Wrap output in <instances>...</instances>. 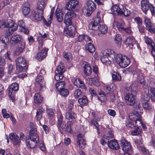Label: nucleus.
Listing matches in <instances>:
<instances>
[{
    "mask_svg": "<svg viewBox=\"0 0 155 155\" xmlns=\"http://www.w3.org/2000/svg\"><path fill=\"white\" fill-rule=\"evenodd\" d=\"M144 38L145 41L148 46H150L151 48L152 47L155 46V43L153 40L150 38L145 36Z\"/></svg>",
    "mask_w": 155,
    "mask_h": 155,
    "instance_id": "obj_36",
    "label": "nucleus"
},
{
    "mask_svg": "<svg viewBox=\"0 0 155 155\" xmlns=\"http://www.w3.org/2000/svg\"><path fill=\"white\" fill-rule=\"evenodd\" d=\"M123 31H125L128 33H130L132 32L131 27L129 24L128 26H125Z\"/></svg>",
    "mask_w": 155,
    "mask_h": 155,
    "instance_id": "obj_60",
    "label": "nucleus"
},
{
    "mask_svg": "<svg viewBox=\"0 0 155 155\" xmlns=\"http://www.w3.org/2000/svg\"><path fill=\"white\" fill-rule=\"evenodd\" d=\"M47 37V35L45 33L41 36L38 37L37 38V40L39 44V46L38 48H40V47H42L43 45V41L42 40H41V39L42 38H45Z\"/></svg>",
    "mask_w": 155,
    "mask_h": 155,
    "instance_id": "obj_51",
    "label": "nucleus"
},
{
    "mask_svg": "<svg viewBox=\"0 0 155 155\" xmlns=\"http://www.w3.org/2000/svg\"><path fill=\"white\" fill-rule=\"evenodd\" d=\"M87 9L92 11H94L96 8V4L91 0L87 1Z\"/></svg>",
    "mask_w": 155,
    "mask_h": 155,
    "instance_id": "obj_33",
    "label": "nucleus"
},
{
    "mask_svg": "<svg viewBox=\"0 0 155 155\" xmlns=\"http://www.w3.org/2000/svg\"><path fill=\"white\" fill-rule=\"evenodd\" d=\"M112 79L114 81H120L121 79L120 75L117 72L113 71L111 72Z\"/></svg>",
    "mask_w": 155,
    "mask_h": 155,
    "instance_id": "obj_37",
    "label": "nucleus"
},
{
    "mask_svg": "<svg viewBox=\"0 0 155 155\" xmlns=\"http://www.w3.org/2000/svg\"><path fill=\"white\" fill-rule=\"evenodd\" d=\"M135 21L137 24L138 25V28L140 30V26L142 24V20L139 17L136 18L134 19Z\"/></svg>",
    "mask_w": 155,
    "mask_h": 155,
    "instance_id": "obj_54",
    "label": "nucleus"
},
{
    "mask_svg": "<svg viewBox=\"0 0 155 155\" xmlns=\"http://www.w3.org/2000/svg\"><path fill=\"white\" fill-rule=\"evenodd\" d=\"M90 94L92 96H95L96 95L97 92L96 89L93 88H91L89 89Z\"/></svg>",
    "mask_w": 155,
    "mask_h": 155,
    "instance_id": "obj_62",
    "label": "nucleus"
},
{
    "mask_svg": "<svg viewBox=\"0 0 155 155\" xmlns=\"http://www.w3.org/2000/svg\"><path fill=\"white\" fill-rule=\"evenodd\" d=\"M98 98L101 102H104L106 99L105 94L102 92L99 93Z\"/></svg>",
    "mask_w": 155,
    "mask_h": 155,
    "instance_id": "obj_47",
    "label": "nucleus"
},
{
    "mask_svg": "<svg viewBox=\"0 0 155 155\" xmlns=\"http://www.w3.org/2000/svg\"><path fill=\"white\" fill-rule=\"evenodd\" d=\"M47 3V1L46 0H42L38 2L37 6L38 11L43 13V9L46 6Z\"/></svg>",
    "mask_w": 155,
    "mask_h": 155,
    "instance_id": "obj_24",
    "label": "nucleus"
},
{
    "mask_svg": "<svg viewBox=\"0 0 155 155\" xmlns=\"http://www.w3.org/2000/svg\"><path fill=\"white\" fill-rule=\"evenodd\" d=\"M17 70L21 72L26 68V61L25 58L22 57L17 58L15 60Z\"/></svg>",
    "mask_w": 155,
    "mask_h": 155,
    "instance_id": "obj_5",
    "label": "nucleus"
},
{
    "mask_svg": "<svg viewBox=\"0 0 155 155\" xmlns=\"http://www.w3.org/2000/svg\"><path fill=\"white\" fill-rule=\"evenodd\" d=\"M40 11H38L36 13L35 11H32L31 14L30 15V17L33 21H41L43 20L44 24L47 26H49L51 23L54 15V12L51 10L50 13L49 17L48 19V21L44 18L43 14Z\"/></svg>",
    "mask_w": 155,
    "mask_h": 155,
    "instance_id": "obj_2",
    "label": "nucleus"
},
{
    "mask_svg": "<svg viewBox=\"0 0 155 155\" xmlns=\"http://www.w3.org/2000/svg\"><path fill=\"white\" fill-rule=\"evenodd\" d=\"M36 130L35 127L29 132L30 139L26 141L27 146L29 148H33L38 144L39 138L38 135L36 133Z\"/></svg>",
    "mask_w": 155,
    "mask_h": 155,
    "instance_id": "obj_3",
    "label": "nucleus"
},
{
    "mask_svg": "<svg viewBox=\"0 0 155 155\" xmlns=\"http://www.w3.org/2000/svg\"><path fill=\"white\" fill-rule=\"evenodd\" d=\"M134 110L135 112L133 114H135L137 115H141L143 113V108L140 106V103H138L134 106Z\"/></svg>",
    "mask_w": 155,
    "mask_h": 155,
    "instance_id": "obj_30",
    "label": "nucleus"
},
{
    "mask_svg": "<svg viewBox=\"0 0 155 155\" xmlns=\"http://www.w3.org/2000/svg\"><path fill=\"white\" fill-rule=\"evenodd\" d=\"M142 105L145 110H150L153 108L151 104L149 101L150 97L147 94H146L142 97Z\"/></svg>",
    "mask_w": 155,
    "mask_h": 155,
    "instance_id": "obj_7",
    "label": "nucleus"
},
{
    "mask_svg": "<svg viewBox=\"0 0 155 155\" xmlns=\"http://www.w3.org/2000/svg\"><path fill=\"white\" fill-rule=\"evenodd\" d=\"M83 137V134H79L77 138V143L80 148H84L86 144V141L84 139Z\"/></svg>",
    "mask_w": 155,
    "mask_h": 155,
    "instance_id": "obj_17",
    "label": "nucleus"
},
{
    "mask_svg": "<svg viewBox=\"0 0 155 155\" xmlns=\"http://www.w3.org/2000/svg\"><path fill=\"white\" fill-rule=\"evenodd\" d=\"M78 101L81 107L86 105L88 102L87 98L85 96H83L81 98H79Z\"/></svg>",
    "mask_w": 155,
    "mask_h": 155,
    "instance_id": "obj_32",
    "label": "nucleus"
},
{
    "mask_svg": "<svg viewBox=\"0 0 155 155\" xmlns=\"http://www.w3.org/2000/svg\"><path fill=\"white\" fill-rule=\"evenodd\" d=\"M115 89V85L113 84H111L110 85H107L105 86V90L106 92L108 93L112 92Z\"/></svg>",
    "mask_w": 155,
    "mask_h": 155,
    "instance_id": "obj_38",
    "label": "nucleus"
},
{
    "mask_svg": "<svg viewBox=\"0 0 155 155\" xmlns=\"http://www.w3.org/2000/svg\"><path fill=\"white\" fill-rule=\"evenodd\" d=\"M135 130L131 131V134L132 135H136L140 134L141 131L139 127L135 126Z\"/></svg>",
    "mask_w": 155,
    "mask_h": 155,
    "instance_id": "obj_49",
    "label": "nucleus"
},
{
    "mask_svg": "<svg viewBox=\"0 0 155 155\" xmlns=\"http://www.w3.org/2000/svg\"><path fill=\"white\" fill-rule=\"evenodd\" d=\"M34 99V101L35 103L40 104L43 101V98L40 93H38L35 94Z\"/></svg>",
    "mask_w": 155,
    "mask_h": 155,
    "instance_id": "obj_31",
    "label": "nucleus"
},
{
    "mask_svg": "<svg viewBox=\"0 0 155 155\" xmlns=\"http://www.w3.org/2000/svg\"><path fill=\"white\" fill-rule=\"evenodd\" d=\"M125 43L126 45L129 46L130 48H135L136 47L137 48H139L138 43L133 37H129L127 38L125 40Z\"/></svg>",
    "mask_w": 155,
    "mask_h": 155,
    "instance_id": "obj_13",
    "label": "nucleus"
},
{
    "mask_svg": "<svg viewBox=\"0 0 155 155\" xmlns=\"http://www.w3.org/2000/svg\"><path fill=\"white\" fill-rule=\"evenodd\" d=\"M67 28H64V34L68 37H73L75 35V29L72 24L66 25Z\"/></svg>",
    "mask_w": 155,
    "mask_h": 155,
    "instance_id": "obj_8",
    "label": "nucleus"
},
{
    "mask_svg": "<svg viewBox=\"0 0 155 155\" xmlns=\"http://www.w3.org/2000/svg\"><path fill=\"white\" fill-rule=\"evenodd\" d=\"M133 72L134 76L137 77L140 82L141 84L143 83L144 82V78L141 71L139 69H137L136 70Z\"/></svg>",
    "mask_w": 155,
    "mask_h": 155,
    "instance_id": "obj_22",
    "label": "nucleus"
},
{
    "mask_svg": "<svg viewBox=\"0 0 155 155\" xmlns=\"http://www.w3.org/2000/svg\"><path fill=\"white\" fill-rule=\"evenodd\" d=\"M18 25L19 27L21 28V29L24 28L25 27V23L24 20H21L18 21Z\"/></svg>",
    "mask_w": 155,
    "mask_h": 155,
    "instance_id": "obj_59",
    "label": "nucleus"
},
{
    "mask_svg": "<svg viewBox=\"0 0 155 155\" xmlns=\"http://www.w3.org/2000/svg\"><path fill=\"white\" fill-rule=\"evenodd\" d=\"M24 49L18 46V48H16V49L14 51L13 54L15 55H18L23 51Z\"/></svg>",
    "mask_w": 155,
    "mask_h": 155,
    "instance_id": "obj_52",
    "label": "nucleus"
},
{
    "mask_svg": "<svg viewBox=\"0 0 155 155\" xmlns=\"http://www.w3.org/2000/svg\"><path fill=\"white\" fill-rule=\"evenodd\" d=\"M121 36L119 34H117L115 38V43L118 46H120L121 44Z\"/></svg>",
    "mask_w": 155,
    "mask_h": 155,
    "instance_id": "obj_45",
    "label": "nucleus"
},
{
    "mask_svg": "<svg viewBox=\"0 0 155 155\" xmlns=\"http://www.w3.org/2000/svg\"><path fill=\"white\" fill-rule=\"evenodd\" d=\"M22 39L21 36L17 35H13L10 39V42L12 46H14L20 42Z\"/></svg>",
    "mask_w": 155,
    "mask_h": 155,
    "instance_id": "obj_20",
    "label": "nucleus"
},
{
    "mask_svg": "<svg viewBox=\"0 0 155 155\" xmlns=\"http://www.w3.org/2000/svg\"><path fill=\"white\" fill-rule=\"evenodd\" d=\"M113 25L114 26H116L119 31H123V29L125 27L124 23H119L116 21L114 22Z\"/></svg>",
    "mask_w": 155,
    "mask_h": 155,
    "instance_id": "obj_41",
    "label": "nucleus"
},
{
    "mask_svg": "<svg viewBox=\"0 0 155 155\" xmlns=\"http://www.w3.org/2000/svg\"><path fill=\"white\" fill-rule=\"evenodd\" d=\"M2 115L4 118H7L10 117V115L7 112L6 110L5 109H3L2 110Z\"/></svg>",
    "mask_w": 155,
    "mask_h": 155,
    "instance_id": "obj_57",
    "label": "nucleus"
},
{
    "mask_svg": "<svg viewBox=\"0 0 155 155\" xmlns=\"http://www.w3.org/2000/svg\"><path fill=\"white\" fill-rule=\"evenodd\" d=\"M86 48L89 52L91 53H93L95 51L94 46L91 43H89L86 46Z\"/></svg>",
    "mask_w": 155,
    "mask_h": 155,
    "instance_id": "obj_42",
    "label": "nucleus"
},
{
    "mask_svg": "<svg viewBox=\"0 0 155 155\" xmlns=\"http://www.w3.org/2000/svg\"><path fill=\"white\" fill-rule=\"evenodd\" d=\"M83 64L84 65L83 68L84 73L87 75H90L92 71L90 64L86 62H84Z\"/></svg>",
    "mask_w": 155,
    "mask_h": 155,
    "instance_id": "obj_26",
    "label": "nucleus"
},
{
    "mask_svg": "<svg viewBox=\"0 0 155 155\" xmlns=\"http://www.w3.org/2000/svg\"><path fill=\"white\" fill-rule=\"evenodd\" d=\"M122 9L120 8L119 6L117 5H113L111 8L110 13L116 15H120L122 13Z\"/></svg>",
    "mask_w": 155,
    "mask_h": 155,
    "instance_id": "obj_25",
    "label": "nucleus"
},
{
    "mask_svg": "<svg viewBox=\"0 0 155 155\" xmlns=\"http://www.w3.org/2000/svg\"><path fill=\"white\" fill-rule=\"evenodd\" d=\"M1 41L3 43L6 45L9 42V39L7 37L4 36L2 38Z\"/></svg>",
    "mask_w": 155,
    "mask_h": 155,
    "instance_id": "obj_63",
    "label": "nucleus"
},
{
    "mask_svg": "<svg viewBox=\"0 0 155 155\" xmlns=\"http://www.w3.org/2000/svg\"><path fill=\"white\" fill-rule=\"evenodd\" d=\"M121 145L123 150L126 153L129 152L132 150L131 144L125 140H121Z\"/></svg>",
    "mask_w": 155,
    "mask_h": 155,
    "instance_id": "obj_16",
    "label": "nucleus"
},
{
    "mask_svg": "<svg viewBox=\"0 0 155 155\" xmlns=\"http://www.w3.org/2000/svg\"><path fill=\"white\" fill-rule=\"evenodd\" d=\"M151 5L147 0H143L141 1V8L145 14H147V12Z\"/></svg>",
    "mask_w": 155,
    "mask_h": 155,
    "instance_id": "obj_21",
    "label": "nucleus"
},
{
    "mask_svg": "<svg viewBox=\"0 0 155 155\" xmlns=\"http://www.w3.org/2000/svg\"><path fill=\"white\" fill-rule=\"evenodd\" d=\"M82 95V92L80 89H77L75 91L74 97L75 98H78Z\"/></svg>",
    "mask_w": 155,
    "mask_h": 155,
    "instance_id": "obj_55",
    "label": "nucleus"
},
{
    "mask_svg": "<svg viewBox=\"0 0 155 155\" xmlns=\"http://www.w3.org/2000/svg\"><path fill=\"white\" fill-rule=\"evenodd\" d=\"M60 94L64 97H66L68 96L69 94L68 90L67 89L63 88L59 91Z\"/></svg>",
    "mask_w": 155,
    "mask_h": 155,
    "instance_id": "obj_48",
    "label": "nucleus"
},
{
    "mask_svg": "<svg viewBox=\"0 0 155 155\" xmlns=\"http://www.w3.org/2000/svg\"><path fill=\"white\" fill-rule=\"evenodd\" d=\"M55 75L54 76V78L57 81H58L62 79L63 78V74H58L56 72H55Z\"/></svg>",
    "mask_w": 155,
    "mask_h": 155,
    "instance_id": "obj_56",
    "label": "nucleus"
},
{
    "mask_svg": "<svg viewBox=\"0 0 155 155\" xmlns=\"http://www.w3.org/2000/svg\"><path fill=\"white\" fill-rule=\"evenodd\" d=\"M30 12V5L28 3H26L24 4L22 8V12L24 15L27 17H30L29 15Z\"/></svg>",
    "mask_w": 155,
    "mask_h": 155,
    "instance_id": "obj_27",
    "label": "nucleus"
},
{
    "mask_svg": "<svg viewBox=\"0 0 155 155\" xmlns=\"http://www.w3.org/2000/svg\"><path fill=\"white\" fill-rule=\"evenodd\" d=\"M9 139L12 144L16 147L19 146L21 141L17 134L15 133H12L9 135Z\"/></svg>",
    "mask_w": 155,
    "mask_h": 155,
    "instance_id": "obj_12",
    "label": "nucleus"
},
{
    "mask_svg": "<svg viewBox=\"0 0 155 155\" xmlns=\"http://www.w3.org/2000/svg\"><path fill=\"white\" fill-rule=\"evenodd\" d=\"M57 114L58 118V127L59 130L61 131L62 130H64L68 133H71V126L72 124V122L68 121L66 126L65 122L63 121V117L61 112L59 111H58Z\"/></svg>",
    "mask_w": 155,
    "mask_h": 155,
    "instance_id": "obj_4",
    "label": "nucleus"
},
{
    "mask_svg": "<svg viewBox=\"0 0 155 155\" xmlns=\"http://www.w3.org/2000/svg\"><path fill=\"white\" fill-rule=\"evenodd\" d=\"M65 70L64 67L61 63H60L59 65L58 66L55 70V72H56L58 74H62L64 72Z\"/></svg>",
    "mask_w": 155,
    "mask_h": 155,
    "instance_id": "obj_40",
    "label": "nucleus"
},
{
    "mask_svg": "<svg viewBox=\"0 0 155 155\" xmlns=\"http://www.w3.org/2000/svg\"><path fill=\"white\" fill-rule=\"evenodd\" d=\"M35 83L40 86L41 90L45 87V82L42 76L39 75L35 79Z\"/></svg>",
    "mask_w": 155,
    "mask_h": 155,
    "instance_id": "obj_19",
    "label": "nucleus"
},
{
    "mask_svg": "<svg viewBox=\"0 0 155 155\" xmlns=\"http://www.w3.org/2000/svg\"><path fill=\"white\" fill-rule=\"evenodd\" d=\"M98 29L103 34H105L107 31V27L105 25H100L98 27Z\"/></svg>",
    "mask_w": 155,
    "mask_h": 155,
    "instance_id": "obj_50",
    "label": "nucleus"
},
{
    "mask_svg": "<svg viewBox=\"0 0 155 155\" xmlns=\"http://www.w3.org/2000/svg\"><path fill=\"white\" fill-rule=\"evenodd\" d=\"M144 19L146 26L147 28L150 30L152 26V24L150 20L146 16L144 17Z\"/></svg>",
    "mask_w": 155,
    "mask_h": 155,
    "instance_id": "obj_43",
    "label": "nucleus"
},
{
    "mask_svg": "<svg viewBox=\"0 0 155 155\" xmlns=\"http://www.w3.org/2000/svg\"><path fill=\"white\" fill-rule=\"evenodd\" d=\"M125 102L128 105H133L135 103L136 96L132 93L127 92L124 97Z\"/></svg>",
    "mask_w": 155,
    "mask_h": 155,
    "instance_id": "obj_10",
    "label": "nucleus"
},
{
    "mask_svg": "<svg viewBox=\"0 0 155 155\" xmlns=\"http://www.w3.org/2000/svg\"><path fill=\"white\" fill-rule=\"evenodd\" d=\"M55 15L56 16L58 22H61L62 21L63 14L61 9L59 8H57L56 10Z\"/></svg>",
    "mask_w": 155,
    "mask_h": 155,
    "instance_id": "obj_29",
    "label": "nucleus"
},
{
    "mask_svg": "<svg viewBox=\"0 0 155 155\" xmlns=\"http://www.w3.org/2000/svg\"><path fill=\"white\" fill-rule=\"evenodd\" d=\"M65 85V82L63 81L58 82L56 83L55 84V87L58 91L63 89Z\"/></svg>",
    "mask_w": 155,
    "mask_h": 155,
    "instance_id": "obj_39",
    "label": "nucleus"
},
{
    "mask_svg": "<svg viewBox=\"0 0 155 155\" xmlns=\"http://www.w3.org/2000/svg\"><path fill=\"white\" fill-rule=\"evenodd\" d=\"M122 13L120 14V15H124V16H128L130 14V11L126 8L122 9Z\"/></svg>",
    "mask_w": 155,
    "mask_h": 155,
    "instance_id": "obj_53",
    "label": "nucleus"
},
{
    "mask_svg": "<svg viewBox=\"0 0 155 155\" xmlns=\"http://www.w3.org/2000/svg\"><path fill=\"white\" fill-rule=\"evenodd\" d=\"M4 25L5 27H8L9 28H14L15 25H17L16 24H14L13 20L9 19L7 21H5L4 23Z\"/></svg>",
    "mask_w": 155,
    "mask_h": 155,
    "instance_id": "obj_34",
    "label": "nucleus"
},
{
    "mask_svg": "<svg viewBox=\"0 0 155 155\" xmlns=\"http://www.w3.org/2000/svg\"><path fill=\"white\" fill-rule=\"evenodd\" d=\"M129 117L130 119L133 120L136 124V127H140L143 123L141 120V117L140 115H137L135 114H130Z\"/></svg>",
    "mask_w": 155,
    "mask_h": 155,
    "instance_id": "obj_9",
    "label": "nucleus"
},
{
    "mask_svg": "<svg viewBox=\"0 0 155 155\" xmlns=\"http://www.w3.org/2000/svg\"><path fill=\"white\" fill-rule=\"evenodd\" d=\"M78 3V0H70L66 3V8L68 10L74 11Z\"/></svg>",
    "mask_w": 155,
    "mask_h": 155,
    "instance_id": "obj_14",
    "label": "nucleus"
},
{
    "mask_svg": "<svg viewBox=\"0 0 155 155\" xmlns=\"http://www.w3.org/2000/svg\"><path fill=\"white\" fill-rule=\"evenodd\" d=\"M104 138L106 140H107L108 141L114 138V135L113 131H110L108 132V133L106 134L104 136Z\"/></svg>",
    "mask_w": 155,
    "mask_h": 155,
    "instance_id": "obj_44",
    "label": "nucleus"
},
{
    "mask_svg": "<svg viewBox=\"0 0 155 155\" xmlns=\"http://www.w3.org/2000/svg\"><path fill=\"white\" fill-rule=\"evenodd\" d=\"M75 114L74 112L70 111V110H68V112L66 113L65 114V118L68 120L74 119Z\"/></svg>",
    "mask_w": 155,
    "mask_h": 155,
    "instance_id": "obj_35",
    "label": "nucleus"
},
{
    "mask_svg": "<svg viewBox=\"0 0 155 155\" xmlns=\"http://www.w3.org/2000/svg\"><path fill=\"white\" fill-rule=\"evenodd\" d=\"M18 89V85L17 83H13L10 86L8 90V95L11 99L13 100L14 99L13 91H16Z\"/></svg>",
    "mask_w": 155,
    "mask_h": 155,
    "instance_id": "obj_15",
    "label": "nucleus"
},
{
    "mask_svg": "<svg viewBox=\"0 0 155 155\" xmlns=\"http://www.w3.org/2000/svg\"><path fill=\"white\" fill-rule=\"evenodd\" d=\"M48 50L47 49H44L38 53L36 57V59L39 61L42 60L46 56Z\"/></svg>",
    "mask_w": 155,
    "mask_h": 155,
    "instance_id": "obj_28",
    "label": "nucleus"
},
{
    "mask_svg": "<svg viewBox=\"0 0 155 155\" xmlns=\"http://www.w3.org/2000/svg\"><path fill=\"white\" fill-rule=\"evenodd\" d=\"M140 150L145 155H149L150 153L148 150L143 147H140Z\"/></svg>",
    "mask_w": 155,
    "mask_h": 155,
    "instance_id": "obj_61",
    "label": "nucleus"
},
{
    "mask_svg": "<svg viewBox=\"0 0 155 155\" xmlns=\"http://www.w3.org/2000/svg\"><path fill=\"white\" fill-rule=\"evenodd\" d=\"M94 78H95L93 84L95 86L98 87L100 85V83L99 82V77H95Z\"/></svg>",
    "mask_w": 155,
    "mask_h": 155,
    "instance_id": "obj_58",
    "label": "nucleus"
},
{
    "mask_svg": "<svg viewBox=\"0 0 155 155\" xmlns=\"http://www.w3.org/2000/svg\"><path fill=\"white\" fill-rule=\"evenodd\" d=\"M108 147L113 150H118L119 149V146L117 141L115 140H110L108 141Z\"/></svg>",
    "mask_w": 155,
    "mask_h": 155,
    "instance_id": "obj_23",
    "label": "nucleus"
},
{
    "mask_svg": "<svg viewBox=\"0 0 155 155\" xmlns=\"http://www.w3.org/2000/svg\"><path fill=\"white\" fill-rule=\"evenodd\" d=\"M76 13L73 12H68L65 14L64 22L66 25L72 24V19L75 18Z\"/></svg>",
    "mask_w": 155,
    "mask_h": 155,
    "instance_id": "obj_6",
    "label": "nucleus"
},
{
    "mask_svg": "<svg viewBox=\"0 0 155 155\" xmlns=\"http://www.w3.org/2000/svg\"><path fill=\"white\" fill-rule=\"evenodd\" d=\"M100 12H98L97 15V17L93 21L91 22L89 25L88 27L90 29L93 30H96L98 29L97 27L98 24L99 23L101 17L99 16Z\"/></svg>",
    "mask_w": 155,
    "mask_h": 155,
    "instance_id": "obj_11",
    "label": "nucleus"
},
{
    "mask_svg": "<svg viewBox=\"0 0 155 155\" xmlns=\"http://www.w3.org/2000/svg\"><path fill=\"white\" fill-rule=\"evenodd\" d=\"M148 92H150L155 97V88L150 87H149Z\"/></svg>",
    "mask_w": 155,
    "mask_h": 155,
    "instance_id": "obj_64",
    "label": "nucleus"
},
{
    "mask_svg": "<svg viewBox=\"0 0 155 155\" xmlns=\"http://www.w3.org/2000/svg\"><path fill=\"white\" fill-rule=\"evenodd\" d=\"M101 56V62L106 64H110L115 61L120 67L125 68L130 63V60L127 56L117 54L112 49L103 51Z\"/></svg>",
    "mask_w": 155,
    "mask_h": 155,
    "instance_id": "obj_1",
    "label": "nucleus"
},
{
    "mask_svg": "<svg viewBox=\"0 0 155 155\" xmlns=\"http://www.w3.org/2000/svg\"><path fill=\"white\" fill-rule=\"evenodd\" d=\"M72 81L73 82L74 85L77 87L86 90V88L85 84L81 79L77 78L74 79L73 80H72Z\"/></svg>",
    "mask_w": 155,
    "mask_h": 155,
    "instance_id": "obj_18",
    "label": "nucleus"
},
{
    "mask_svg": "<svg viewBox=\"0 0 155 155\" xmlns=\"http://www.w3.org/2000/svg\"><path fill=\"white\" fill-rule=\"evenodd\" d=\"M18 27L17 25H15L14 26V28H9L6 31V35L7 36H10L11 35L13 32L17 30L18 29Z\"/></svg>",
    "mask_w": 155,
    "mask_h": 155,
    "instance_id": "obj_46",
    "label": "nucleus"
}]
</instances>
